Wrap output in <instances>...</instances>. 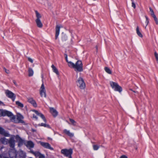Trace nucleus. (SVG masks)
Here are the masks:
<instances>
[{"label": "nucleus", "mask_w": 158, "mask_h": 158, "mask_svg": "<svg viewBox=\"0 0 158 158\" xmlns=\"http://www.w3.org/2000/svg\"><path fill=\"white\" fill-rule=\"evenodd\" d=\"M64 55L66 60L68 63V66L69 67L73 68L75 71L76 72H81L83 71V64L81 61L78 60L74 64L71 61H68L67 54H65Z\"/></svg>", "instance_id": "obj_1"}, {"label": "nucleus", "mask_w": 158, "mask_h": 158, "mask_svg": "<svg viewBox=\"0 0 158 158\" xmlns=\"http://www.w3.org/2000/svg\"><path fill=\"white\" fill-rule=\"evenodd\" d=\"M7 116L10 117L11 121L16 123L15 116L10 111L3 110H0V117Z\"/></svg>", "instance_id": "obj_2"}, {"label": "nucleus", "mask_w": 158, "mask_h": 158, "mask_svg": "<svg viewBox=\"0 0 158 158\" xmlns=\"http://www.w3.org/2000/svg\"><path fill=\"white\" fill-rule=\"evenodd\" d=\"M110 85L114 91H118L119 93H121L122 91V88L117 83L111 81L110 82Z\"/></svg>", "instance_id": "obj_3"}, {"label": "nucleus", "mask_w": 158, "mask_h": 158, "mask_svg": "<svg viewBox=\"0 0 158 158\" xmlns=\"http://www.w3.org/2000/svg\"><path fill=\"white\" fill-rule=\"evenodd\" d=\"M77 86L81 89H84L85 87V84L84 80L81 77H79L76 81Z\"/></svg>", "instance_id": "obj_4"}, {"label": "nucleus", "mask_w": 158, "mask_h": 158, "mask_svg": "<svg viewBox=\"0 0 158 158\" xmlns=\"http://www.w3.org/2000/svg\"><path fill=\"white\" fill-rule=\"evenodd\" d=\"M36 16L37 19L35 20V22L37 27L39 28H42L43 27V24L41 21L40 19L41 16L40 14L37 11H35Z\"/></svg>", "instance_id": "obj_5"}, {"label": "nucleus", "mask_w": 158, "mask_h": 158, "mask_svg": "<svg viewBox=\"0 0 158 158\" xmlns=\"http://www.w3.org/2000/svg\"><path fill=\"white\" fill-rule=\"evenodd\" d=\"M61 153L66 156H69L71 155L73 153V150L72 149H63L61 150Z\"/></svg>", "instance_id": "obj_6"}, {"label": "nucleus", "mask_w": 158, "mask_h": 158, "mask_svg": "<svg viewBox=\"0 0 158 158\" xmlns=\"http://www.w3.org/2000/svg\"><path fill=\"white\" fill-rule=\"evenodd\" d=\"M15 136H12L8 140V143L9 144L10 147L12 148V149L15 148Z\"/></svg>", "instance_id": "obj_7"}, {"label": "nucleus", "mask_w": 158, "mask_h": 158, "mask_svg": "<svg viewBox=\"0 0 158 158\" xmlns=\"http://www.w3.org/2000/svg\"><path fill=\"white\" fill-rule=\"evenodd\" d=\"M9 156L10 158H17L18 152L15 148L10 149Z\"/></svg>", "instance_id": "obj_8"}, {"label": "nucleus", "mask_w": 158, "mask_h": 158, "mask_svg": "<svg viewBox=\"0 0 158 158\" xmlns=\"http://www.w3.org/2000/svg\"><path fill=\"white\" fill-rule=\"evenodd\" d=\"M43 83L42 84L41 86L40 89V94L41 97H46V91L43 82V81L42 80Z\"/></svg>", "instance_id": "obj_9"}, {"label": "nucleus", "mask_w": 158, "mask_h": 158, "mask_svg": "<svg viewBox=\"0 0 158 158\" xmlns=\"http://www.w3.org/2000/svg\"><path fill=\"white\" fill-rule=\"evenodd\" d=\"M40 145L44 148L50 149L51 150H53V148L52 147L51 145L48 143H45L44 142H40Z\"/></svg>", "instance_id": "obj_10"}, {"label": "nucleus", "mask_w": 158, "mask_h": 158, "mask_svg": "<svg viewBox=\"0 0 158 158\" xmlns=\"http://www.w3.org/2000/svg\"><path fill=\"white\" fill-rule=\"evenodd\" d=\"M27 101L28 102L32 104L34 107H37L36 103L33 98L31 97L27 98Z\"/></svg>", "instance_id": "obj_11"}, {"label": "nucleus", "mask_w": 158, "mask_h": 158, "mask_svg": "<svg viewBox=\"0 0 158 158\" xmlns=\"http://www.w3.org/2000/svg\"><path fill=\"white\" fill-rule=\"evenodd\" d=\"M32 111L34 112L37 115L40 116L43 119L44 122L46 123V120L44 115L42 114L39 112L37 110H32Z\"/></svg>", "instance_id": "obj_12"}, {"label": "nucleus", "mask_w": 158, "mask_h": 158, "mask_svg": "<svg viewBox=\"0 0 158 158\" xmlns=\"http://www.w3.org/2000/svg\"><path fill=\"white\" fill-rule=\"evenodd\" d=\"M5 93L6 96L10 98L15 95L14 93L8 89L5 90Z\"/></svg>", "instance_id": "obj_13"}, {"label": "nucleus", "mask_w": 158, "mask_h": 158, "mask_svg": "<svg viewBox=\"0 0 158 158\" xmlns=\"http://www.w3.org/2000/svg\"><path fill=\"white\" fill-rule=\"evenodd\" d=\"M62 26L61 25H57L56 27V35H55V39H56L59 35L60 29L61 27Z\"/></svg>", "instance_id": "obj_14"}, {"label": "nucleus", "mask_w": 158, "mask_h": 158, "mask_svg": "<svg viewBox=\"0 0 158 158\" xmlns=\"http://www.w3.org/2000/svg\"><path fill=\"white\" fill-rule=\"evenodd\" d=\"M150 11L151 12V14L152 16L154 19V20L156 23L157 24H158V21L157 20V18L156 16L154 14V12L151 7L149 8Z\"/></svg>", "instance_id": "obj_15"}, {"label": "nucleus", "mask_w": 158, "mask_h": 158, "mask_svg": "<svg viewBox=\"0 0 158 158\" xmlns=\"http://www.w3.org/2000/svg\"><path fill=\"white\" fill-rule=\"evenodd\" d=\"M63 132L64 133L70 137H72L74 136V133L70 132L69 130L65 129L63 130Z\"/></svg>", "instance_id": "obj_16"}, {"label": "nucleus", "mask_w": 158, "mask_h": 158, "mask_svg": "<svg viewBox=\"0 0 158 158\" xmlns=\"http://www.w3.org/2000/svg\"><path fill=\"white\" fill-rule=\"evenodd\" d=\"M0 134L5 136H10V134L6 132L4 129L1 127H0Z\"/></svg>", "instance_id": "obj_17"}, {"label": "nucleus", "mask_w": 158, "mask_h": 158, "mask_svg": "<svg viewBox=\"0 0 158 158\" xmlns=\"http://www.w3.org/2000/svg\"><path fill=\"white\" fill-rule=\"evenodd\" d=\"M50 110L51 113L53 116L55 117L57 116L58 114V112L55 109L53 108H50Z\"/></svg>", "instance_id": "obj_18"}, {"label": "nucleus", "mask_w": 158, "mask_h": 158, "mask_svg": "<svg viewBox=\"0 0 158 158\" xmlns=\"http://www.w3.org/2000/svg\"><path fill=\"white\" fill-rule=\"evenodd\" d=\"M0 141L4 144H7L8 143V139H6L5 137L1 138L0 139Z\"/></svg>", "instance_id": "obj_19"}, {"label": "nucleus", "mask_w": 158, "mask_h": 158, "mask_svg": "<svg viewBox=\"0 0 158 158\" xmlns=\"http://www.w3.org/2000/svg\"><path fill=\"white\" fill-rule=\"evenodd\" d=\"M16 138H19V139L18 143V146L19 147H20L21 146H22L23 143V140L18 135H16Z\"/></svg>", "instance_id": "obj_20"}, {"label": "nucleus", "mask_w": 158, "mask_h": 158, "mask_svg": "<svg viewBox=\"0 0 158 158\" xmlns=\"http://www.w3.org/2000/svg\"><path fill=\"white\" fill-rule=\"evenodd\" d=\"M26 146L28 147L33 148L34 147V144L31 141H28L27 143Z\"/></svg>", "instance_id": "obj_21"}, {"label": "nucleus", "mask_w": 158, "mask_h": 158, "mask_svg": "<svg viewBox=\"0 0 158 158\" xmlns=\"http://www.w3.org/2000/svg\"><path fill=\"white\" fill-rule=\"evenodd\" d=\"M51 67L53 71L55 72L57 75H59V73L58 69L54 66L53 64L52 65Z\"/></svg>", "instance_id": "obj_22"}, {"label": "nucleus", "mask_w": 158, "mask_h": 158, "mask_svg": "<svg viewBox=\"0 0 158 158\" xmlns=\"http://www.w3.org/2000/svg\"><path fill=\"white\" fill-rule=\"evenodd\" d=\"M136 31L137 34L139 37L141 38L143 37V35L139 31V28L138 26H137L136 27Z\"/></svg>", "instance_id": "obj_23"}, {"label": "nucleus", "mask_w": 158, "mask_h": 158, "mask_svg": "<svg viewBox=\"0 0 158 158\" xmlns=\"http://www.w3.org/2000/svg\"><path fill=\"white\" fill-rule=\"evenodd\" d=\"M28 76L29 77H31L33 75L34 73V72L33 69L30 68H29L28 70Z\"/></svg>", "instance_id": "obj_24"}, {"label": "nucleus", "mask_w": 158, "mask_h": 158, "mask_svg": "<svg viewBox=\"0 0 158 158\" xmlns=\"http://www.w3.org/2000/svg\"><path fill=\"white\" fill-rule=\"evenodd\" d=\"M31 152L34 154L36 157H39L40 153L39 152H34L33 151H31Z\"/></svg>", "instance_id": "obj_25"}, {"label": "nucleus", "mask_w": 158, "mask_h": 158, "mask_svg": "<svg viewBox=\"0 0 158 158\" xmlns=\"http://www.w3.org/2000/svg\"><path fill=\"white\" fill-rule=\"evenodd\" d=\"M105 71L109 74H111L112 73V71L111 70L107 67H105L104 68Z\"/></svg>", "instance_id": "obj_26"}, {"label": "nucleus", "mask_w": 158, "mask_h": 158, "mask_svg": "<svg viewBox=\"0 0 158 158\" xmlns=\"http://www.w3.org/2000/svg\"><path fill=\"white\" fill-rule=\"evenodd\" d=\"M16 104L19 107L22 108L23 107V105L19 101H17L16 102Z\"/></svg>", "instance_id": "obj_27"}, {"label": "nucleus", "mask_w": 158, "mask_h": 158, "mask_svg": "<svg viewBox=\"0 0 158 158\" xmlns=\"http://www.w3.org/2000/svg\"><path fill=\"white\" fill-rule=\"evenodd\" d=\"M41 126H43L45 127H47L48 128H50V126L49 125L46 124L45 123H42L40 125Z\"/></svg>", "instance_id": "obj_28"}, {"label": "nucleus", "mask_w": 158, "mask_h": 158, "mask_svg": "<svg viewBox=\"0 0 158 158\" xmlns=\"http://www.w3.org/2000/svg\"><path fill=\"white\" fill-rule=\"evenodd\" d=\"M145 17L146 19V21H145V23H146V26L145 27V28H146L147 26L148 25V24L149 23V19L148 17L147 16H145Z\"/></svg>", "instance_id": "obj_29"}, {"label": "nucleus", "mask_w": 158, "mask_h": 158, "mask_svg": "<svg viewBox=\"0 0 158 158\" xmlns=\"http://www.w3.org/2000/svg\"><path fill=\"white\" fill-rule=\"evenodd\" d=\"M99 148V146L97 145H93V148L94 150H97Z\"/></svg>", "instance_id": "obj_30"}, {"label": "nucleus", "mask_w": 158, "mask_h": 158, "mask_svg": "<svg viewBox=\"0 0 158 158\" xmlns=\"http://www.w3.org/2000/svg\"><path fill=\"white\" fill-rule=\"evenodd\" d=\"M62 40L63 41H65L67 40V36L65 35H63L62 37Z\"/></svg>", "instance_id": "obj_31"}, {"label": "nucleus", "mask_w": 158, "mask_h": 158, "mask_svg": "<svg viewBox=\"0 0 158 158\" xmlns=\"http://www.w3.org/2000/svg\"><path fill=\"white\" fill-rule=\"evenodd\" d=\"M70 122L73 125L75 126L76 125V122L73 119L69 118Z\"/></svg>", "instance_id": "obj_32"}, {"label": "nucleus", "mask_w": 158, "mask_h": 158, "mask_svg": "<svg viewBox=\"0 0 158 158\" xmlns=\"http://www.w3.org/2000/svg\"><path fill=\"white\" fill-rule=\"evenodd\" d=\"M132 2V6L133 7L134 9H135L136 7V6L134 2V0H131Z\"/></svg>", "instance_id": "obj_33"}, {"label": "nucleus", "mask_w": 158, "mask_h": 158, "mask_svg": "<svg viewBox=\"0 0 158 158\" xmlns=\"http://www.w3.org/2000/svg\"><path fill=\"white\" fill-rule=\"evenodd\" d=\"M154 55L155 56L156 60V61L158 60V54L156 52H154Z\"/></svg>", "instance_id": "obj_34"}, {"label": "nucleus", "mask_w": 158, "mask_h": 158, "mask_svg": "<svg viewBox=\"0 0 158 158\" xmlns=\"http://www.w3.org/2000/svg\"><path fill=\"white\" fill-rule=\"evenodd\" d=\"M39 158H45L44 156L40 153L39 156Z\"/></svg>", "instance_id": "obj_35"}, {"label": "nucleus", "mask_w": 158, "mask_h": 158, "mask_svg": "<svg viewBox=\"0 0 158 158\" xmlns=\"http://www.w3.org/2000/svg\"><path fill=\"white\" fill-rule=\"evenodd\" d=\"M23 118V117L22 115H19L18 116L17 119H21Z\"/></svg>", "instance_id": "obj_36"}, {"label": "nucleus", "mask_w": 158, "mask_h": 158, "mask_svg": "<svg viewBox=\"0 0 158 158\" xmlns=\"http://www.w3.org/2000/svg\"><path fill=\"white\" fill-rule=\"evenodd\" d=\"M28 61H29L30 62H31V63H33V60L30 57H28Z\"/></svg>", "instance_id": "obj_37"}, {"label": "nucleus", "mask_w": 158, "mask_h": 158, "mask_svg": "<svg viewBox=\"0 0 158 158\" xmlns=\"http://www.w3.org/2000/svg\"><path fill=\"white\" fill-rule=\"evenodd\" d=\"M13 83H14V84H15V85L16 86H18V85L16 83V81L14 80H13Z\"/></svg>", "instance_id": "obj_38"}, {"label": "nucleus", "mask_w": 158, "mask_h": 158, "mask_svg": "<svg viewBox=\"0 0 158 158\" xmlns=\"http://www.w3.org/2000/svg\"><path fill=\"white\" fill-rule=\"evenodd\" d=\"M15 97H16V96L15 95V96H13V98H10L13 101V102L15 100Z\"/></svg>", "instance_id": "obj_39"}, {"label": "nucleus", "mask_w": 158, "mask_h": 158, "mask_svg": "<svg viewBox=\"0 0 158 158\" xmlns=\"http://www.w3.org/2000/svg\"><path fill=\"white\" fill-rule=\"evenodd\" d=\"M4 70H5V71L7 73H9V70H7L6 68H4Z\"/></svg>", "instance_id": "obj_40"}, {"label": "nucleus", "mask_w": 158, "mask_h": 158, "mask_svg": "<svg viewBox=\"0 0 158 158\" xmlns=\"http://www.w3.org/2000/svg\"><path fill=\"white\" fill-rule=\"evenodd\" d=\"M120 158H127V157L125 155H122L120 156Z\"/></svg>", "instance_id": "obj_41"}, {"label": "nucleus", "mask_w": 158, "mask_h": 158, "mask_svg": "<svg viewBox=\"0 0 158 158\" xmlns=\"http://www.w3.org/2000/svg\"><path fill=\"white\" fill-rule=\"evenodd\" d=\"M33 117L34 118H35L36 120H37L38 119V118L36 117V116H35L34 114L33 115Z\"/></svg>", "instance_id": "obj_42"}, {"label": "nucleus", "mask_w": 158, "mask_h": 158, "mask_svg": "<svg viewBox=\"0 0 158 158\" xmlns=\"http://www.w3.org/2000/svg\"><path fill=\"white\" fill-rule=\"evenodd\" d=\"M0 105H2L3 106H5V105L4 104V103L0 101Z\"/></svg>", "instance_id": "obj_43"}, {"label": "nucleus", "mask_w": 158, "mask_h": 158, "mask_svg": "<svg viewBox=\"0 0 158 158\" xmlns=\"http://www.w3.org/2000/svg\"><path fill=\"white\" fill-rule=\"evenodd\" d=\"M133 91V92H134V93H138V92H137V91H134V90H133V91Z\"/></svg>", "instance_id": "obj_44"}, {"label": "nucleus", "mask_w": 158, "mask_h": 158, "mask_svg": "<svg viewBox=\"0 0 158 158\" xmlns=\"http://www.w3.org/2000/svg\"><path fill=\"white\" fill-rule=\"evenodd\" d=\"M48 139L49 140H52V139L51 138H50L49 137H48Z\"/></svg>", "instance_id": "obj_45"}, {"label": "nucleus", "mask_w": 158, "mask_h": 158, "mask_svg": "<svg viewBox=\"0 0 158 158\" xmlns=\"http://www.w3.org/2000/svg\"><path fill=\"white\" fill-rule=\"evenodd\" d=\"M69 158H72V156H71V155L70 156H69Z\"/></svg>", "instance_id": "obj_46"}, {"label": "nucleus", "mask_w": 158, "mask_h": 158, "mask_svg": "<svg viewBox=\"0 0 158 158\" xmlns=\"http://www.w3.org/2000/svg\"><path fill=\"white\" fill-rule=\"evenodd\" d=\"M0 158H2V156L0 154Z\"/></svg>", "instance_id": "obj_47"}, {"label": "nucleus", "mask_w": 158, "mask_h": 158, "mask_svg": "<svg viewBox=\"0 0 158 158\" xmlns=\"http://www.w3.org/2000/svg\"><path fill=\"white\" fill-rule=\"evenodd\" d=\"M3 148V147H1V148L0 149V150H1L2 148Z\"/></svg>", "instance_id": "obj_48"}, {"label": "nucleus", "mask_w": 158, "mask_h": 158, "mask_svg": "<svg viewBox=\"0 0 158 158\" xmlns=\"http://www.w3.org/2000/svg\"><path fill=\"white\" fill-rule=\"evenodd\" d=\"M96 49L97 50L98 49V47H97V46L96 47Z\"/></svg>", "instance_id": "obj_49"}, {"label": "nucleus", "mask_w": 158, "mask_h": 158, "mask_svg": "<svg viewBox=\"0 0 158 158\" xmlns=\"http://www.w3.org/2000/svg\"><path fill=\"white\" fill-rule=\"evenodd\" d=\"M130 90H131V91H133V90L132 89H130Z\"/></svg>", "instance_id": "obj_50"}]
</instances>
